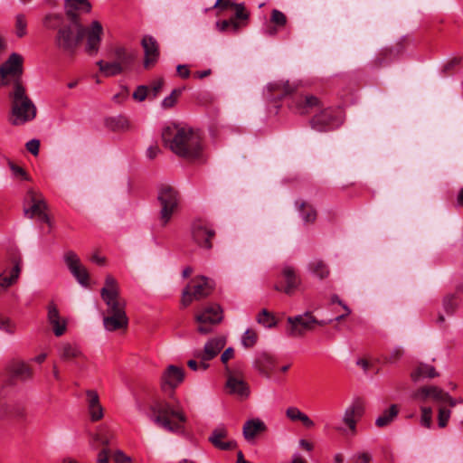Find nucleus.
Returning <instances> with one entry per match:
<instances>
[{"label": "nucleus", "mask_w": 463, "mask_h": 463, "mask_svg": "<svg viewBox=\"0 0 463 463\" xmlns=\"http://www.w3.org/2000/svg\"><path fill=\"white\" fill-rule=\"evenodd\" d=\"M112 453L109 448L103 447L97 455V463H108Z\"/></svg>", "instance_id": "56"}, {"label": "nucleus", "mask_w": 463, "mask_h": 463, "mask_svg": "<svg viewBox=\"0 0 463 463\" xmlns=\"http://www.w3.org/2000/svg\"><path fill=\"white\" fill-rule=\"evenodd\" d=\"M225 344L226 340L223 336L212 338L204 345L203 350L194 353V357L197 359L212 360L221 352Z\"/></svg>", "instance_id": "20"}, {"label": "nucleus", "mask_w": 463, "mask_h": 463, "mask_svg": "<svg viewBox=\"0 0 463 463\" xmlns=\"http://www.w3.org/2000/svg\"><path fill=\"white\" fill-rule=\"evenodd\" d=\"M320 101L315 96L300 97L296 105V111L299 114H307L314 108L319 107Z\"/></svg>", "instance_id": "32"}, {"label": "nucleus", "mask_w": 463, "mask_h": 463, "mask_svg": "<svg viewBox=\"0 0 463 463\" xmlns=\"http://www.w3.org/2000/svg\"><path fill=\"white\" fill-rule=\"evenodd\" d=\"M90 418L93 421L99 420L103 417V409L100 403L89 408Z\"/></svg>", "instance_id": "57"}, {"label": "nucleus", "mask_w": 463, "mask_h": 463, "mask_svg": "<svg viewBox=\"0 0 463 463\" xmlns=\"http://www.w3.org/2000/svg\"><path fill=\"white\" fill-rule=\"evenodd\" d=\"M27 21L25 15L18 14L15 16V34L17 37L22 38L27 33Z\"/></svg>", "instance_id": "45"}, {"label": "nucleus", "mask_w": 463, "mask_h": 463, "mask_svg": "<svg viewBox=\"0 0 463 463\" xmlns=\"http://www.w3.org/2000/svg\"><path fill=\"white\" fill-rule=\"evenodd\" d=\"M156 200L159 205L158 221L162 227H165L179 211L181 195L174 186L162 184L157 188Z\"/></svg>", "instance_id": "5"}, {"label": "nucleus", "mask_w": 463, "mask_h": 463, "mask_svg": "<svg viewBox=\"0 0 463 463\" xmlns=\"http://www.w3.org/2000/svg\"><path fill=\"white\" fill-rule=\"evenodd\" d=\"M64 261L77 281L84 287L88 286L90 279L89 272L87 269L81 265L78 255L74 251L69 250L64 255Z\"/></svg>", "instance_id": "15"}, {"label": "nucleus", "mask_w": 463, "mask_h": 463, "mask_svg": "<svg viewBox=\"0 0 463 463\" xmlns=\"http://www.w3.org/2000/svg\"><path fill=\"white\" fill-rule=\"evenodd\" d=\"M450 410L446 409L444 407L439 408L438 415V423L440 428H444L447 426L448 421L450 418Z\"/></svg>", "instance_id": "49"}, {"label": "nucleus", "mask_w": 463, "mask_h": 463, "mask_svg": "<svg viewBox=\"0 0 463 463\" xmlns=\"http://www.w3.org/2000/svg\"><path fill=\"white\" fill-rule=\"evenodd\" d=\"M397 55L398 52L392 48L382 50L373 61V64L375 68L385 66L391 63Z\"/></svg>", "instance_id": "35"}, {"label": "nucleus", "mask_w": 463, "mask_h": 463, "mask_svg": "<svg viewBox=\"0 0 463 463\" xmlns=\"http://www.w3.org/2000/svg\"><path fill=\"white\" fill-rule=\"evenodd\" d=\"M88 407H93L99 403V399L97 392L89 390L87 391Z\"/></svg>", "instance_id": "60"}, {"label": "nucleus", "mask_w": 463, "mask_h": 463, "mask_svg": "<svg viewBox=\"0 0 463 463\" xmlns=\"http://www.w3.org/2000/svg\"><path fill=\"white\" fill-rule=\"evenodd\" d=\"M7 370L12 377L22 382L29 381L33 376L32 368L23 361L11 362L7 366Z\"/></svg>", "instance_id": "24"}, {"label": "nucleus", "mask_w": 463, "mask_h": 463, "mask_svg": "<svg viewBox=\"0 0 463 463\" xmlns=\"http://www.w3.org/2000/svg\"><path fill=\"white\" fill-rule=\"evenodd\" d=\"M61 19V16L60 14H49L44 17L43 24L45 26L49 28H52L53 25L51 24L52 20L60 21Z\"/></svg>", "instance_id": "64"}, {"label": "nucleus", "mask_w": 463, "mask_h": 463, "mask_svg": "<svg viewBox=\"0 0 463 463\" xmlns=\"http://www.w3.org/2000/svg\"><path fill=\"white\" fill-rule=\"evenodd\" d=\"M258 340V334L253 329H247L242 337H241V345L245 348H250L254 346Z\"/></svg>", "instance_id": "44"}, {"label": "nucleus", "mask_w": 463, "mask_h": 463, "mask_svg": "<svg viewBox=\"0 0 463 463\" xmlns=\"http://www.w3.org/2000/svg\"><path fill=\"white\" fill-rule=\"evenodd\" d=\"M303 412L297 407H288L286 411V416L292 421L300 420Z\"/></svg>", "instance_id": "55"}, {"label": "nucleus", "mask_w": 463, "mask_h": 463, "mask_svg": "<svg viewBox=\"0 0 463 463\" xmlns=\"http://www.w3.org/2000/svg\"><path fill=\"white\" fill-rule=\"evenodd\" d=\"M100 295L107 306L108 315L103 318L105 329L110 332L126 329L128 326L126 301L120 297L118 283L113 276H106Z\"/></svg>", "instance_id": "2"}, {"label": "nucleus", "mask_w": 463, "mask_h": 463, "mask_svg": "<svg viewBox=\"0 0 463 463\" xmlns=\"http://www.w3.org/2000/svg\"><path fill=\"white\" fill-rule=\"evenodd\" d=\"M232 6L235 7V11H236L234 17H232L233 19H235L236 21H238V20H241V21L248 20L249 13H247L245 11V7H244L243 4H234V5H232Z\"/></svg>", "instance_id": "53"}, {"label": "nucleus", "mask_w": 463, "mask_h": 463, "mask_svg": "<svg viewBox=\"0 0 463 463\" xmlns=\"http://www.w3.org/2000/svg\"><path fill=\"white\" fill-rule=\"evenodd\" d=\"M403 353H404L403 349L401 346H396L391 350L388 356L385 357V360L387 363H391V364L396 363L397 361H399L402 358V356L403 355Z\"/></svg>", "instance_id": "50"}, {"label": "nucleus", "mask_w": 463, "mask_h": 463, "mask_svg": "<svg viewBox=\"0 0 463 463\" xmlns=\"http://www.w3.org/2000/svg\"><path fill=\"white\" fill-rule=\"evenodd\" d=\"M281 274L285 279L286 286L284 288H280L278 285H276L275 289L279 291L281 290L285 294L290 296L299 287L301 279L299 276L297 274L295 268L289 265H285L282 268Z\"/></svg>", "instance_id": "23"}, {"label": "nucleus", "mask_w": 463, "mask_h": 463, "mask_svg": "<svg viewBox=\"0 0 463 463\" xmlns=\"http://www.w3.org/2000/svg\"><path fill=\"white\" fill-rule=\"evenodd\" d=\"M141 45L145 52L144 67L147 69L155 65L159 58L158 43L153 36L145 35L142 38Z\"/></svg>", "instance_id": "19"}, {"label": "nucleus", "mask_w": 463, "mask_h": 463, "mask_svg": "<svg viewBox=\"0 0 463 463\" xmlns=\"http://www.w3.org/2000/svg\"><path fill=\"white\" fill-rule=\"evenodd\" d=\"M222 311L217 304L206 307L202 313L196 315L195 320L199 324L198 332L203 335L212 331V326L218 324L222 319Z\"/></svg>", "instance_id": "12"}, {"label": "nucleus", "mask_w": 463, "mask_h": 463, "mask_svg": "<svg viewBox=\"0 0 463 463\" xmlns=\"http://www.w3.org/2000/svg\"><path fill=\"white\" fill-rule=\"evenodd\" d=\"M191 235L194 242L201 249L210 250L213 248L215 231L206 221L194 220L191 224Z\"/></svg>", "instance_id": "10"}, {"label": "nucleus", "mask_w": 463, "mask_h": 463, "mask_svg": "<svg viewBox=\"0 0 463 463\" xmlns=\"http://www.w3.org/2000/svg\"><path fill=\"white\" fill-rule=\"evenodd\" d=\"M58 354L61 360L66 362L83 357L78 345L68 342L60 345L58 347Z\"/></svg>", "instance_id": "31"}, {"label": "nucleus", "mask_w": 463, "mask_h": 463, "mask_svg": "<svg viewBox=\"0 0 463 463\" xmlns=\"http://www.w3.org/2000/svg\"><path fill=\"white\" fill-rule=\"evenodd\" d=\"M227 430L223 426H219L214 429L212 432V435L209 437V440L212 444L220 449L222 450H232L236 449L237 443L234 440L230 441H222V439L226 438Z\"/></svg>", "instance_id": "25"}, {"label": "nucleus", "mask_w": 463, "mask_h": 463, "mask_svg": "<svg viewBox=\"0 0 463 463\" xmlns=\"http://www.w3.org/2000/svg\"><path fill=\"white\" fill-rule=\"evenodd\" d=\"M85 33L86 27L82 23H70L62 25L56 33L55 45L65 55L73 56L81 44Z\"/></svg>", "instance_id": "6"}, {"label": "nucleus", "mask_w": 463, "mask_h": 463, "mask_svg": "<svg viewBox=\"0 0 463 463\" xmlns=\"http://www.w3.org/2000/svg\"><path fill=\"white\" fill-rule=\"evenodd\" d=\"M296 203L298 205V211L304 222L312 223L316 221L317 211L311 204L306 202H297Z\"/></svg>", "instance_id": "38"}, {"label": "nucleus", "mask_w": 463, "mask_h": 463, "mask_svg": "<svg viewBox=\"0 0 463 463\" xmlns=\"http://www.w3.org/2000/svg\"><path fill=\"white\" fill-rule=\"evenodd\" d=\"M458 301L455 294L448 295L443 299V307L448 314H452L458 307Z\"/></svg>", "instance_id": "47"}, {"label": "nucleus", "mask_w": 463, "mask_h": 463, "mask_svg": "<svg viewBox=\"0 0 463 463\" xmlns=\"http://www.w3.org/2000/svg\"><path fill=\"white\" fill-rule=\"evenodd\" d=\"M0 330L12 335L14 334L16 326L9 318L0 317Z\"/></svg>", "instance_id": "51"}, {"label": "nucleus", "mask_w": 463, "mask_h": 463, "mask_svg": "<svg viewBox=\"0 0 463 463\" xmlns=\"http://www.w3.org/2000/svg\"><path fill=\"white\" fill-rule=\"evenodd\" d=\"M164 84L165 80L163 78H159L151 83L149 90L153 99L157 97L159 92L162 90Z\"/></svg>", "instance_id": "54"}, {"label": "nucleus", "mask_w": 463, "mask_h": 463, "mask_svg": "<svg viewBox=\"0 0 463 463\" xmlns=\"http://www.w3.org/2000/svg\"><path fill=\"white\" fill-rule=\"evenodd\" d=\"M289 324L288 335L291 337H300L307 331L314 329L316 325L324 326L325 321H318L310 313L307 312L303 315L288 317L287 319Z\"/></svg>", "instance_id": "11"}, {"label": "nucleus", "mask_w": 463, "mask_h": 463, "mask_svg": "<svg viewBox=\"0 0 463 463\" xmlns=\"http://www.w3.org/2000/svg\"><path fill=\"white\" fill-rule=\"evenodd\" d=\"M438 375L439 373L436 372L435 368L427 364H420L411 373V377L414 382L421 378H434Z\"/></svg>", "instance_id": "33"}, {"label": "nucleus", "mask_w": 463, "mask_h": 463, "mask_svg": "<svg viewBox=\"0 0 463 463\" xmlns=\"http://www.w3.org/2000/svg\"><path fill=\"white\" fill-rule=\"evenodd\" d=\"M24 58L17 52L10 54L8 59L0 66V87L9 84L10 80L14 84L21 82V77L24 72Z\"/></svg>", "instance_id": "7"}, {"label": "nucleus", "mask_w": 463, "mask_h": 463, "mask_svg": "<svg viewBox=\"0 0 463 463\" xmlns=\"http://www.w3.org/2000/svg\"><path fill=\"white\" fill-rule=\"evenodd\" d=\"M103 28L99 22L93 21L90 28H86L85 36L87 37L86 52L90 54H95L99 49Z\"/></svg>", "instance_id": "18"}, {"label": "nucleus", "mask_w": 463, "mask_h": 463, "mask_svg": "<svg viewBox=\"0 0 463 463\" xmlns=\"http://www.w3.org/2000/svg\"><path fill=\"white\" fill-rule=\"evenodd\" d=\"M26 199L30 202L31 206L24 208V213L26 217L33 219L38 217L43 212L47 210V203L41 194L33 189L28 190Z\"/></svg>", "instance_id": "17"}, {"label": "nucleus", "mask_w": 463, "mask_h": 463, "mask_svg": "<svg viewBox=\"0 0 463 463\" xmlns=\"http://www.w3.org/2000/svg\"><path fill=\"white\" fill-rule=\"evenodd\" d=\"M47 320L56 336L62 335L67 329V321L60 316L57 306L51 302L47 307Z\"/></svg>", "instance_id": "22"}, {"label": "nucleus", "mask_w": 463, "mask_h": 463, "mask_svg": "<svg viewBox=\"0 0 463 463\" xmlns=\"http://www.w3.org/2000/svg\"><path fill=\"white\" fill-rule=\"evenodd\" d=\"M399 408L396 404H392L388 410H385L376 420L375 425L378 428H383L390 425L398 416Z\"/></svg>", "instance_id": "34"}, {"label": "nucleus", "mask_w": 463, "mask_h": 463, "mask_svg": "<svg viewBox=\"0 0 463 463\" xmlns=\"http://www.w3.org/2000/svg\"><path fill=\"white\" fill-rule=\"evenodd\" d=\"M25 146L30 153L33 156H37L39 153L40 141L37 139H32L26 143Z\"/></svg>", "instance_id": "61"}, {"label": "nucleus", "mask_w": 463, "mask_h": 463, "mask_svg": "<svg viewBox=\"0 0 463 463\" xmlns=\"http://www.w3.org/2000/svg\"><path fill=\"white\" fill-rule=\"evenodd\" d=\"M309 270L320 279L329 275V269L326 264L321 260H314L308 264Z\"/></svg>", "instance_id": "40"}, {"label": "nucleus", "mask_w": 463, "mask_h": 463, "mask_svg": "<svg viewBox=\"0 0 463 463\" xmlns=\"http://www.w3.org/2000/svg\"><path fill=\"white\" fill-rule=\"evenodd\" d=\"M413 399L420 402H425L428 399L440 403H449V406H455V399L448 392L437 386H423L419 388L413 393Z\"/></svg>", "instance_id": "14"}, {"label": "nucleus", "mask_w": 463, "mask_h": 463, "mask_svg": "<svg viewBox=\"0 0 463 463\" xmlns=\"http://www.w3.org/2000/svg\"><path fill=\"white\" fill-rule=\"evenodd\" d=\"M65 14L72 24L81 23L79 17L80 13L89 14L91 11V5L89 0H65Z\"/></svg>", "instance_id": "16"}, {"label": "nucleus", "mask_w": 463, "mask_h": 463, "mask_svg": "<svg viewBox=\"0 0 463 463\" xmlns=\"http://www.w3.org/2000/svg\"><path fill=\"white\" fill-rule=\"evenodd\" d=\"M112 57L114 61L121 67V70L126 71L132 66L136 55L131 52H128L125 47L117 46L112 51Z\"/></svg>", "instance_id": "29"}, {"label": "nucleus", "mask_w": 463, "mask_h": 463, "mask_svg": "<svg viewBox=\"0 0 463 463\" xmlns=\"http://www.w3.org/2000/svg\"><path fill=\"white\" fill-rule=\"evenodd\" d=\"M365 407L364 403L361 399H355L352 403L347 406L344 411L342 417V422L346 426V429L343 427H336L335 430L342 433H350L355 435L357 432L356 424L364 414Z\"/></svg>", "instance_id": "9"}, {"label": "nucleus", "mask_w": 463, "mask_h": 463, "mask_svg": "<svg viewBox=\"0 0 463 463\" xmlns=\"http://www.w3.org/2000/svg\"><path fill=\"white\" fill-rule=\"evenodd\" d=\"M183 90H184V88H178V89L173 90L171 94L169 96L165 97L162 100V103H161L162 108L165 109L173 108L176 104Z\"/></svg>", "instance_id": "42"}, {"label": "nucleus", "mask_w": 463, "mask_h": 463, "mask_svg": "<svg viewBox=\"0 0 463 463\" xmlns=\"http://www.w3.org/2000/svg\"><path fill=\"white\" fill-rule=\"evenodd\" d=\"M257 321L259 324H261L269 328L275 326L277 324L275 317L267 309H262L260 311V313L257 317Z\"/></svg>", "instance_id": "43"}, {"label": "nucleus", "mask_w": 463, "mask_h": 463, "mask_svg": "<svg viewBox=\"0 0 463 463\" xmlns=\"http://www.w3.org/2000/svg\"><path fill=\"white\" fill-rule=\"evenodd\" d=\"M420 424L426 428H430L432 422V410L430 407H421Z\"/></svg>", "instance_id": "48"}, {"label": "nucleus", "mask_w": 463, "mask_h": 463, "mask_svg": "<svg viewBox=\"0 0 463 463\" xmlns=\"http://www.w3.org/2000/svg\"><path fill=\"white\" fill-rule=\"evenodd\" d=\"M12 101V115L10 122L13 125H22L33 120L36 116V108L22 82L16 81L10 93Z\"/></svg>", "instance_id": "4"}, {"label": "nucleus", "mask_w": 463, "mask_h": 463, "mask_svg": "<svg viewBox=\"0 0 463 463\" xmlns=\"http://www.w3.org/2000/svg\"><path fill=\"white\" fill-rule=\"evenodd\" d=\"M339 115L338 109L326 108L312 118L311 128L319 132L327 131L340 124Z\"/></svg>", "instance_id": "13"}, {"label": "nucleus", "mask_w": 463, "mask_h": 463, "mask_svg": "<svg viewBox=\"0 0 463 463\" xmlns=\"http://www.w3.org/2000/svg\"><path fill=\"white\" fill-rule=\"evenodd\" d=\"M354 463H371L372 455L369 452H360L354 456Z\"/></svg>", "instance_id": "59"}, {"label": "nucleus", "mask_w": 463, "mask_h": 463, "mask_svg": "<svg viewBox=\"0 0 463 463\" xmlns=\"http://www.w3.org/2000/svg\"><path fill=\"white\" fill-rule=\"evenodd\" d=\"M9 166L14 175L20 176L21 178H23L24 180H28L26 172L21 166H18L12 162L9 163Z\"/></svg>", "instance_id": "62"}, {"label": "nucleus", "mask_w": 463, "mask_h": 463, "mask_svg": "<svg viewBox=\"0 0 463 463\" xmlns=\"http://www.w3.org/2000/svg\"><path fill=\"white\" fill-rule=\"evenodd\" d=\"M162 140L165 147L180 157L194 160L202 151V137L190 127L171 124L163 128Z\"/></svg>", "instance_id": "1"}, {"label": "nucleus", "mask_w": 463, "mask_h": 463, "mask_svg": "<svg viewBox=\"0 0 463 463\" xmlns=\"http://www.w3.org/2000/svg\"><path fill=\"white\" fill-rule=\"evenodd\" d=\"M176 71L178 75L183 79H187L190 76V70L187 65L184 64H179L176 67Z\"/></svg>", "instance_id": "63"}, {"label": "nucleus", "mask_w": 463, "mask_h": 463, "mask_svg": "<svg viewBox=\"0 0 463 463\" xmlns=\"http://www.w3.org/2000/svg\"><path fill=\"white\" fill-rule=\"evenodd\" d=\"M287 16L279 10L273 9L270 15V23L278 28H282L287 24Z\"/></svg>", "instance_id": "46"}, {"label": "nucleus", "mask_w": 463, "mask_h": 463, "mask_svg": "<svg viewBox=\"0 0 463 463\" xmlns=\"http://www.w3.org/2000/svg\"><path fill=\"white\" fill-rule=\"evenodd\" d=\"M149 89L147 86L140 85L133 93V99L137 101H144L148 96Z\"/></svg>", "instance_id": "52"}, {"label": "nucleus", "mask_w": 463, "mask_h": 463, "mask_svg": "<svg viewBox=\"0 0 463 463\" xmlns=\"http://www.w3.org/2000/svg\"><path fill=\"white\" fill-rule=\"evenodd\" d=\"M115 439V434L112 430L107 426H100L98 428L96 433L92 435L90 446L92 449H97L96 443L100 446L109 448Z\"/></svg>", "instance_id": "26"}, {"label": "nucleus", "mask_w": 463, "mask_h": 463, "mask_svg": "<svg viewBox=\"0 0 463 463\" xmlns=\"http://www.w3.org/2000/svg\"><path fill=\"white\" fill-rule=\"evenodd\" d=\"M267 88L270 92L279 91L281 98L293 93L296 89L295 86L289 84L288 80H277L270 82L268 84Z\"/></svg>", "instance_id": "37"}, {"label": "nucleus", "mask_w": 463, "mask_h": 463, "mask_svg": "<svg viewBox=\"0 0 463 463\" xmlns=\"http://www.w3.org/2000/svg\"><path fill=\"white\" fill-rule=\"evenodd\" d=\"M107 125L114 131H127L131 128L128 118L122 115L108 118Z\"/></svg>", "instance_id": "36"}, {"label": "nucleus", "mask_w": 463, "mask_h": 463, "mask_svg": "<svg viewBox=\"0 0 463 463\" xmlns=\"http://www.w3.org/2000/svg\"><path fill=\"white\" fill-rule=\"evenodd\" d=\"M112 459L115 463H131V458L127 456L122 450H116L112 454Z\"/></svg>", "instance_id": "58"}, {"label": "nucleus", "mask_w": 463, "mask_h": 463, "mask_svg": "<svg viewBox=\"0 0 463 463\" xmlns=\"http://www.w3.org/2000/svg\"><path fill=\"white\" fill-rule=\"evenodd\" d=\"M276 366L275 358L267 354L262 353L258 355L254 362V368L262 375L269 377Z\"/></svg>", "instance_id": "28"}, {"label": "nucleus", "mask_w": 463, "mask_h": 463, "mask_svg": "<svg viewBox=\"0 0 463 463\" xmlns=\"http://www.w3.org/2000/svg\"><path fill=\"white\" fill-rule=\"evenodd\" d=\"M226 388L231 394H235L240 397H248L250 394L248 384L242 379L237 378L232 374L228 376Z\"/></svg>", "instance_id": "30"}, {"label": "nucleus", "mask_w": 463, "mask_h": 463, "mask_svg": "<svg viewBox=\"0 0 463 463\" xmlns=\"http://www.w3.org/2000/svg\"><path fill=\"white\" fill-rule=\"evenodd\" d=\"M241 25L242 24L241 22L236 21L233 18L219 21L216 23L217 29L222 33L228 31L237 33Z\"/></svg>", "instance_id": "41"}, {"label": "nucleus", "mask_w": 463, "mask_h": 463, "mask_svg": "<svg viewBox=\"0 0 463 463\" xmlns=\"http://www.w3.org/2000/svg\"><path fill=\"white\" fill-rule=\"evenodd\" d=\"M267 430L266 424L260 419H251L247 420L242 428V434L247 441H252L260 433Z\"/></svg>", "instance_id": "27"}, {"label": "nucleus", "mask_w": 463, "mask_h": 463, "mask_svg": "<svg viewBox=\"0 0 463 463\" xmlns=\"http://www.w3.org/2000/svg\"><path fill=\"white\" fill-rule=\"evenodd\" d=\"M150 419L156 425L174 434H185L187 417L179 403L158 401L150 406Z\"/></svg>", "instance_id": "3"}, {"label": "nucleus", "mask_w": 463, "mask_h": 463, "mask_svg": "<svg viewBox=\"0 0 463 463\" xmlns=\"http://www.w3.org/2000/svg\"><path fill=\"white\" fill-rule=\"evenodd\" d=\"M97 65L99 66V71L106 77H112L122 73L124 71L121 70V67L118 63L113 61H97Z\"/></svg>", "instance_id": "39"}, {"label": "nucleus", "mask_w": 463, "mask_h": 463, "mask_svg": "<svg viewBox=\"0 0 463 463\" xmlns=\"http://www.w3.org/2000/svg\"><path fill=\"white\" fill-rule=\"evenodd\" d=\"M184 369L171 364L167 366V368L165 369L162 375V388L165 391L167 389H175L184 381Z\"/></svg>", "instance_id": "21"}, {"label": "nucleus", "mask_w": 463, "mask_h": 463, "mask_svg": "<svg viewBox=\"0 0 463 463\" xmlns=\"http://www.w3.org/2000/svg\"><path fill=\"white\" fill-rule=\"evenodd\" d=\"M213 285L205 277L194 279L183 290L182 304L187 307L194 300L208 297L213 291Z\"/></svg>", "instance_id": "8"}]
</instances>
